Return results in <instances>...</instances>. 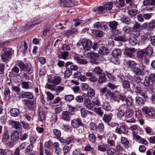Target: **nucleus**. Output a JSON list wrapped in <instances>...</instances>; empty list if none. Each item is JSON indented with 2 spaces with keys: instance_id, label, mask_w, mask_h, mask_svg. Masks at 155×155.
Wrapping results in <instances>:
<instances>
[{
  "instance_id": "1",
  "label": "nucleus",
  "mask_w": 155,
  "mask_h": 155,
  "mask_svg": "<svg viewBox=\"0 0 155 155\" xmlns=\"http://www.w3.org/2000/svg\"><path fill=\"white\" fill-rule=\"evenodd\" d=\"M155 81V74L150 73L148 76H146L143 82L144 86L147 90L150 91V93L153 92L154 87L153 82Z\"/></svg>"
},
{
  "instance_id": "2",
  "label": "nucleus",
  "mask_w": 155,
  "mask_h": 155,
  "mask_svg": "<svg viewBox=\"0 0 155 155\" xmlns=\"http://www.w3.org/2000/svg\"><path fill=\"white\" fill-rule=\"evenodd\" d=\"M18 65L20 68L21 70L27 72L28 74H30L33 72V68L30 63L26 64L19 61L18 63Z\"/></svg>"
},
{
  "instance_id": "3",
  "label": "nucleus",
  "mask_w": 155,
  "mask_h": 155,
  "mask_svg": "<svg viewBox=\"0 0 155 155\" xmlns=\"http://www.w3.org/2000/svg\"><path fill=\"white\" fill-rule=\"evenodd\" d=\"M4 53L1 55V57L2 60L4 61H6L11 58V56L13 53V51L11 48L7 49L6 51L3 49Z\"/></svg>"
},
{
  "instance_id": "4",
  "label": "nucleus",
  "mask_w": 155,
  "mask_h": 155,
  "mask_svg": "<svg viewBox=\"0 0 155 155\" xmlns=\"http://www.w3.org/2000/svg\"><path fill=\"white\" fill-rule=\"evenodd\" d=\"M134 87L135 91L137 94H138L139 95L142 96L145 99L148 98V97L146 94L145 91L142 89L140 85L135 84L134 85Z\"/></svg>"
},
{
  "instance_id": "5",
  "label": "nucleus",
  "mask_w": 155,
  "mask_h": 155,
  "mask_svg": "<svg viewBox=\"0 0 155 155\" xmlns=\"http://www.w3.org/2000/svg\"><path fill=\"white\" fill-rule=\"evenodd\" d=\"M8 124L12 128L17 130H19L22 127L21 124L18 121L10 120L8 121Z\"/></svg>"
},
{
  "instance_id": "6",
  "label": "nucleus",
  "mask_w": 155,
  "mask_h": 155,
  "mask_svg": "<svg viewBox=\"0 0 155 155\" xmlns=\"http://www.w3.org/2000/svg\"><path fill=\"white\" fill-rule=\"evenodd\" d=\"M142 110L143 112L149 117H153L154 115V109L151 107L144 106L142 108Z\"/></svg>"
},
{
  "instance_id": "7",
  "label": "nucleus",
  "mask_w": 155,
  "mask_h": 155,
  "mask_svg": "<svg viewBox=\"0 0 155 155\" xmlns=\"http://www.w3.org/2000/svg\"><path fill=\"white\" fill-rule=\"evenodd\" d=\"M128 127L126 125L121 126L117 127L115 129V132L119 134H126L128 131Z\"/></svg>"
},
{
  "instance_id": "8",
  "label": "nucleus",
  "mask_w": 155,
  "mask_h": 155,
  "mask_svg": "<svg viewBox=\"0 0 155 155\" xmlns=\"http://www.w3.org/2000/svg\"><path fill=\"white\" fill-rule=\"evenodd\" d=\"M71 125L74 128H77L80 126H83V124L82 123L81 119L77 118L76 119H73L71 121Z\"/></svg>"
},
{
  "instance_id": "9",
  "label": "nucleus",
  "mask_w": 155,
  "mask_h": 155,
  "mask_svg": "<svg viewBox=\"0 0 155 155\" xmlns=\"http://www.w3.org/2000/svg\"><path fill=\"white\" fill-rule=\"evenodd\" d=\"M83 49L85 50H89L91 48L92 42L90 40H84L82 41Z\"/></svg>"
},
{
  "instance_id": "10",
  "label": "nucleus",
  "mask_w": 155,
  "mask_h": 155,
  "mask_svg": "<svg viewBox=\"0 0 155 155\" xmlns=\"http://www.w3.org/2000/svg\"><path fill=\"white\" fill-rule=\"evenodd\" d=\"M84 104L85 107L88 110H91L94 107L91 100L88 97H85Z\"/></svg>"
},
{
  "instance_id": "11",
  "label": "nucleus",
  "mask_w": 155,
  "mask_h": 155,
  "mask_svg": "<svg viewBox=\"0 0 155 155\" xmlns=\"http://www.w3.org/2000/svg\"><path fill=\"white\" fill-rule=\"evenodd\" d=\"M71 117V113L68 111H63L61 114V119L66 121H69Z\"/></svg>"
},
{
  "instance_id": "12",
  "label": "nucleus",
  "mask_w": 155,
  "mask_h": 155,
  "mask_svg": "<svg viewBox=\"0 0 155 155\" xmlns=\"http://www.w3.org/2000/svg\"><path fill=\"white\" fill-rule=\"evenodd\" d=\"M133 138L136 140V141L139 143L142 144H144L145 145H147L148 144V142L145 139L141 138V137L137 135L135 132L133 133Z\"/></svg>"
},
{
  "instance_id": "13",
  "label": "nucleus",
  "mask_w": 155,
  "mask_h": 155,
  "mask_svg": "<svg viewBox=\"0 0 155 155\" xmlns=\"http://www.w3.org/2000/svg\"><path fill=\"white\" fill-rule=\"evenodd\" d=\"M84 55L87 58L93 60H97L99 57L98 54L94 52L91 53L87 51H85Z\"/></svg>"
},
{
  "instance_id": "14",
  "label": "nucleus",
  "mask_w": 155,
  "mask_h": 155,
  "mask_svg": "<svg viewBox=\"0 0 155 155\" xmlns=\"http://www.w3.org/2000/svg\"><path fill=\"white\" fill-rule=\"evenodd\" d=\"M93 11L95 13L97 14H102L106 12V10L104 6H102L94 7L93 9Z\"/></svg>"
},
{
  "instance_id": "15",
  "label": "nucleus",
  "mask_w": 155,
  "mask_h": 155,
  "mask_svg": "<svg viewBox=\"0 0 155 155\" xmlns=\"http://www.w3.org/2000/svg\"><path fill=\"white\" fill-rule=\"evenodd\" d=\"M19 133L17 130H14L11 135V140L17 142L19 139Z\"/></svg>"
},
{
  "instance_id": "16",
  "label": "nucleus",
  "mask_w": 155,
  "mask_h": 155,
  "mask_svg": "<svg viewBox=\"0 0 155 155\" xmlns=\"http://www.w3.org/2000/svg\"><path fill=\"white\" fill-rule=\"evenodd\" d=\"M150 38V35L147 34H145L141 36L139 39V42L140 43L145 44L149 40Z\"/></svg>"
},
{
  "instance_id": "17",
  "label": "nucleus",
  "mask_w": 155,
  "mask_h": 155,
  "mask_svg": "<svg viewBox=\"0 0 155 155\" xmlns=\"http://www.w3.org/2000/svg\"><path fill=\"white\" fill-rule=\"evenodd\" d=\"M59 144L57 142H55L53 144V147L55 150V152L58 155L62 153L61 150L59 147Z\"/></svg>"
},
{
  "instance_id": "18",
  "label": "nucleus",
  "mask_w": 155,
  "mask_h": 155,
  "mask_svg": "<svg viewBox=\"0 0 155 155\" xmlns=\"http://www.w3.org/2000/svg\"><path fill=\"white\" fill-rule=\"evenodd\" d=\"M146 55L147 54H146L143 49H141L139 51L137 52V57L139 60L142 61L143 60V58H144Z\"/></svg>"
},
{
  "instance_id": "19",
  "label": "nucleus",
  "mask_w": 155,
  "mask_h": 155,
  "mask_svg": "<svg viewBox=\"0 0 155 155\" xmlns=\"http://www.w3.org/2000/svg\"><path fill=\"white\" fill-rule=\"evenodd\" d=\"M92 72L94 74L98 75H104V72L103 70L99 66L95 67L92 71Z\"/></svg>"
},
{
  "instance_id": "20",
  "label": "nucleus",
  "mask_w": 155,
  "mask_h": 155,
  "mask_svg": "<svg viewBox=\"0 0 155 155\" xmlns=\"http://www.w3.org/2000/svg\"><path fill=\"white\" fill-rule=\"evenodd\" d=\"M135 51L134 48H128L125 51V54L127 56L132 58L134 56V52Z\"/></svg>"
},
{
  "instance_id": "21",
  "label": "nucleus",
  "mask_w": 155,
  "mask_h": 155,
  "mask_svg": "<svg viewBox=\"0 0 155 155\" xmlns=\"http://www.w3.org/2000/svg\"><path fill=\"white\" fill-rule=\"evenodd\" d=\"M102 107L106 111H110L112 108L110 104L108 101H106L103 103Z\"/></svg>"
},
{
  "instance_id": "22",
  "label": "nucleus",
  "mask_w": 155,
  "mask_h": 155,
  "mask_svg": "<svg viewBox=\"0 0 155 155\" xmlns=\"http://www.w3.org/2000/svg\"><path fill=\"white\" fill-rule=\"evenodd\" d=\"M112 117L110 114H105L103 117V120L105 123L108 124L110 122Z\"/></svg>"
},
{
  "instance_id": "23",
  "label": "nucleus",
  "mask_w": 155,
  "mask_h": 155,
  "mask_svg": "<svg viewBox=\"0 0 155 155\" xmlns=\"http://www.w3.org/2000/svg\"><path fill=\"white\" fill-rule=\"evenodd\" d=\"M108 25L110 29L114 31L117 28L118 23L116 21H114L109 22Z\"/></svg>"
},
{
  "instance_id": "24",
  "label": "nucleus",
  "mask_w": 155,
  "mask_h": 155,
  "mask_svg": "<svg viewBox=\"0 0 155 155\" xmlns=\"http://www.w3.org/2000/svg\"><path fill=\"white\" fill-rule=\"evenodd\" d=\"M121 143L125 148H127L130 146L129 140L125 137H121Z\"/></svg>"
},
{
  "instance_id": "25",
  "label": "nucleus",
  "mask_w": 155,
  "mask_h": 155,
  "mask_svg": "<svg viewBox=\"0 0 155 155\" xmlns=\"http://www.w3.org/2000/svg\"><path fill=\"white\" fill-rule=\"evenodd\" d=\"M121 54V51L118 49L114 50L112 52V56L115 58H117L120 57Z\"/></svg>"
},
{
  "instance_id": "26",
  "label": "nucleus",
  "mask_w": 155,
  "mask_h": 155,
  "mask_svg": "<svg viewBox=\"0 0 155 155\" xmlns=\"http://www.w3.org/2000/svg\"><path fill=\"white\" fill-rule=\"evenodd\" d=\"M11 116L13 117H17L19 114V110L17 108H12L10 110Z\"/></svg>"
},
{
  "instance_id": "27",
  "label": "nucleus",
  "mask_w": 155,
  "mask_h": 155,
  "mask_svg": "<svg viewBox=\"0 0 155 155\" xmlns=\"http://www.w3.org/2000/svg\"><path fill=\"white\" fill-rule=\"evenodd\" d=\"M98 150L101 152H105L107 148V144L103 143L98 144L97 146Z\"/></svg>"
},
{
  "instance_id": "28",
  "label": "nucleus",
  "mask_w": 155,
  "mask_h": 155,
  "mask_svg": "<svg viewBox=\"0 0 155 155\" xmlns=\"http://www.w3.org/2000/svg\"><path fill=\"white\" fill-rule=\"evenodd\" d=\"M133 100L131 97H128L125 100V103L126 106L128 107H134L133 103Z\"/></svg>"
},
{
  "instance_id": "29",
  "label": "nucleus",
  "mask_w": 155,
  "mask_h": 155,
  "mask_svg": "<svg viewBox=\"0 0 155 155\" xmlns=\"http://www.w3.org/2000/svg\"><path fill=\"white\" fill-rule=\"evenodd\" d=\"M12 152L8 149H0V155H12Z\"/></svg>"
},
{
  "instance_id": "30",
  "label": "nucleus",
  "mask_w": 155,
  "mask_h": 155,
  "mask_svg": "<svg viewBox=\"0 0 155 155\" xmlns=\"http://www.w3.org/2000/svg\"><path fill=\"white\" fill-rule=\"evenodd\" d=\"M75 60L78 64H86L88 62V61L85 59H82L79 57H76Z\"/></svg>"
},
{
  "instance_id": "31",
  "label": "nucleus",
  "mask_w": 155,
  "mask_h": 155,
  "mask_svg": "<svg viewBox=\"0 0 155 155\" xmlns=\"http://www.w3.org/2000/svg\"><path fill=\"white\" fill-rule=\"evenodd\" d=\"M133 110L130 108H127L125 112V117L127 118H131L132 115Z\"/></svg>"
},
{
  "instance_id": "32",
  "label": "nucleus",
  "mask_w": 155,
  "mask_h": 155,
  "mask_svg": "<svg viewBox=\"0 0 155 155\" xmlns=\"http://www.w3.org/2000/svg\"><path fill=\"white\" fill-rule=\"evenodd\" d=\"M114 40L115 41H121L125 42L127 41V38L126 35H123L122 36H118L114 38Z\"/></svg>"
},
{
  "instance_id": "33",
  "label": "nucleus",
  "mask_w": 155,
  "mask_h": 155,
  "mask_svg": "<svg viewBox=\"0 0 155 155\" xmlns=\"http://www.w3.org/2000/svg\"><path fill=\"white\" fill-rule=\"evenodd\" d=\"M61 81V78L60 77L54 76L53 79V84L55 85H58L60 83Z\"/></svg>"
},
{
  "instance_id": "34",
  "label": "nucleus",
  "mask_w": 155,
  "mask_h": 155,
  "mask_svg": "<svg viewBox=\"0 0 155 155\" xmlns=\"http://www.w3.org/2000/svg\"><path fill=\"white\" fill-rule=\"evenodd\" d=\"M88 139L91 143H94L96 142V138L93 133H90L88 136Z\"/></svg>"
},
{
  "instance_id": "35",
  "label": "nucleus",
  "mask_w": 155,
  "mask_h": 155,
  "mask_svg": "<svg viewBox=\"0 0 155 155\" xmlns=\"http://www.w3.org/2000/svg\"><path fill=\"white\" fill-rule=\"evenodd\" d=\"M135 102L136 104L139 105H143L144 102L143 99L140 97H137L135 98Z\"/></svg>"
},
{
  "instance_id": "36",
  "label": "nucleus",
  "mask_w": 155,
  "mask_h": 155,
  "mask_svg": "<svg viewBox=\"0 0 155 155\" xmlns=\"http://www.w3.org/2000/svg\"><path fill=\"white\" fill-rule=\"evenodd\" d=\"M143 50L147 55H151L153 52V49L150 45L148 46L147 48Z\"/></svg>"
},
{
  "instance_id": "37",
  "label": "nucleus",
  "mask_w": 155,
  "mask_h": 155,
  "mask_svg": "<svg viewBox=\"0 0 155 155\" xmlns=\"http://www.w3.org/2000/svg\"><path fill=\"white\" fill-rule=\"evenodd\" d=\"M98 130L101 133L103 134L104 132V126L102 123H100L97 126Z\"/></svg>"
},
{
  "instance_id": "38",
  "label": "nucleus",
  "mask_w": 155,
  "mask_h": 155,
  "mask_svg": "<svg viewBox=\"0 0 155 155\" xmlns=\"http://www.w3.org/2000/svg\"><path fill=\"white\" fill-rule=\"evenodd\" d=\"M75 2L74 0H68L65 3V6L66 7H72L75 5Z\"/></svg>"
},
{
  "instance_id": "39",
  "label": "nucleus",
  "mask_w": 155,
  "mask_h": 155,
  "mask_svg": "<svg viewBox=\"0 0 155 155\" xmlns=\"http://www.w3.org/2000/svg\"><path fill=\"white\" fill-rule=\"evenodd\" d=\"M89 128L90 130L93 133L96 131L97 126H96L95 123L91 122L89 124Z\"/></svg>"
},
{
  "instance_id": "40",
  "label": "nucleus",
  "mask_w": 155,
  "mask_h": 155,
  "mask_svg": "<svg viewBox=\"0 0 155 155\" xmlns=\"http://www.w3.org/2000/svg\"><path fill=\"white\" fill-rule=\"evenodd\" d=\"M113 3L112 2H106L104 4V7L106 11L110 10L113 7Z\"/></svg>"
},
{
  "instance_id": "41",
  "label": "nucleus",
  "mask_w": 155,
  "mask_h": 155,
  "mask_svg": "<svg viewBox=\"0 0 155 155\" xmlns=\"http://www.w3.org/2000/svg\"><path fill=\"white\" fill-rule=\"evenodd\" d=\"M95 95V92L94 90L91 88H90L88 90L87 96L85 97H91Z\"/></svg>"
},
{
  "instance_id": "42",
  "label": "nucleus",
  "mask_w": 155,
  "mask_h": 155,
  "mask_svg": "<svg viewBox=\"0 0 155 155\" xmlns=\"http://www.w3.org/2000/svg\"><path fill=\"white\" fill-rule=\"evenodd\" d=\"M53 133L54 135V137L57 139L60 138L61 135L60 131L58 129H54L53 130Z\"/></svg>"
},
{
  "instance_id": "43",
  "label": "nucleus",
  "mask_w": 155,
  "mask_h": 155,
  "mask_svg": "<svg viewBox=\"0 0 155 155\" xmlns=\"http://www.w3.org/2000/svg\"><path fill=\"white\" fill-rule=\"evenodd\" d=\"M122 84L123 87L124 89H128L130 87L129 82L127 80L121 79Z\"/></svg>"
},
{
  "instance_id": "44",
  "label": "nucleus",
  "mask_w": 155,
  "mask_h": 155,
  "mask_svg": "<svg viewBox=\"0 0 155 155\" xmlns=\"http://www.w3.org/2000/svg\"><path fill=\"white\" fill-rule=\"evenodd\" d=\"M94 33V32H93ZM103 32L100 30H97L94 31V35L96 38H101L104 35Z\"/></svg>"
},
{
  "instance_id": "45",
  "label": "nucleus",
  "mask_w": 155,
  "mask_h": 155,
  "mask_svg": "<svg viewBox=\"0 0 155 155\" xmlns=\"http://www.w3.org/2000/svg\"><path fill=\"white\" fill-rule=\"evenodd\" d=\"M93 107H98L101 105L100 101L98 97H96L92 101Z\"/></svg>"
},
{
  "instance_id": "46",
  "label": "nucleus",
  "mask_w": 155,
  "mask_h": 155,
  "mask_svg": "<svg viewBox=\"0 0 155 155\" xmlns=\"http://www.w3.org/2000/svg\"><path fill=\"white\" fill-rule=\"evenodd\" d=\"M126 64L128 67L133 68L136 66V64L135 61H128L126 62Z\"/></svg>"
},
{
  "instance_id": "47",
  "label": "nucleus",
  "mask_w": 155,
  "mask_h": 155,
  "mask_svg": "<svg viewBox=\"0 0 155 155\" xmlns=\"http://www.w3.org/2000/svg\"><path fill=\"white\" fill-rule=\"evenodd\" d=\"M10 136L8 131L7 130H5L2 135V139L4 140H8Z\"/></svg>"
},
{
  "instance_id": "48",
  "label": "nucleus",
  "mask_w": 155,
  "mask_h": 155,
  "mask_svg": "<svg viewBox=\"0 0 155 155\" xmlns=\"http://www.w3.org/2000/svg\"><path fill=\"white\" fill-rule=\"evenodd\" d=\"M94 111L100 117L102 116L104 112L100 107H95L94 108Z\"/></svg>"
},
{
  "instance_id": "49",
  "label": "nucleus",
  "mask_w": 155,
  "mask_h": 155,
  "mask_svg": "<svg viewBox=\"0 0 155 155\" xmlns=\"http://www.w3.org/2000/svg\"><path fill=\"white\" fill-rule=\"evenodd\" d=\"M121 21L123 23L127 25H129L131 22V20L129 17H124L120 19Z\"/></svg>"
},
{
  "instance_id": "50",
  "label": "nucleus",
  "mask_w": 155,
  "mask_h": 155,
  "mask_svg": "<svg viewBox=\"0 0 155 155\" xmlns=\"http://www.w3.org/2000/svg\"><path fill=\"white\" fill-rule=\"evenodd\" d=\"M45 88L50 90L52 91H55L56 90V87L54 85L47 83L45 85Z\"/></svg>"
},
{
  "instance_id": "51",
  "label": "nucleus",
  "mask_w": 155,
  "mask_h": 155,
  "mask_svg": "<svg viewBox=\"0 0 155 155\" xmlns=\"http://www.w3.org/2000/svg\"><path fill=\"white\" fill-rule=\"evenodd\" d=\"M22 88L26 89H29L30 88V85L29 84V82L27 81H23L21 84Z\"/></svg>"
},
{
  "instance_id": "52",
  "label": "nucleus",
  "mask_w": 155,
  "mask_h": 155,
  "mask_svg": "<svg viewBox=\"0 0 155 155\" xmlns=\"http://www.w3.org/2000/svg\"><path fill=\"white\" fill-rule=\"evenodd\" d=\"M129 41L130 44L132 45H135L137 43V40L134 37H132L130 38Z\"/></svg>"
},
{
  "instance_id": "53",
  "label": "nucleus",
  "mask_w": 155,
  "mask_h": 155,
  "mask_svg": "<svg viewBox=\"0 0 155 155\" xmlns=\"http://www.w3.org/2000/svg\"><path fill=\"white\" fill-rule=\"evenodd\" d=\"M77 31V29L71 28L65 31V33L66 35L68 36L76 32Z\"/></svg>"
},
{
  "instance_id": "54",
  "label": "nucleus",
  "mask_w": 155,
  "mask_h": 155,
  "mask_svg": "<svg viewBox=\"0 0 155 155\" xmlns=\"http://www.w3.org/2000/svg\"><path fill=\"white\" fill-rule=\"evenodd\" d=\"M47 96V99L48 101H51L54 97V96L51 92L47 91L46 92Z\"/></svg>"
},
{
  "instance_id": "55",
  "label": "nucleus",
  "mask_w": 155,
  "mask_h": 155,
  "mask_svg": "<svg viewBox=\"0 0 155 155\" xmlns=\"http://www.w3.org/2000/svg\"><path fill=\"white\" fill-rule=\"evenodd\" d=\"M81 114L83 118H85L87 115V111L85 110V108H82L80 109Z\"/></svg>"
},
{
  "instance_id": "56",
  "label": "nucleus",
  "mask_w": 155,
  "mask_h": 155,
  "mask_svg": "<svg viewBox=\"0 0 155 155\" xmlns=\"http://www.w3.org/2000/svg\"><path fill=\"white\" fill-rule=\"evenodd\" d=\"M106 81V75L104 73V75H100L98 79V82L100 83H102L105 82Z\"/></svg>"
},
{
  "instance_id": "57",
  "label": "nucleus",
  "mask_w": 155,
  "mask_h": 155,
  "mask_svg": "<svg viewBox=\"0 0 155 155\" xmlns=\"http://www.w3.org/2000/svg\"><path fill=\"white\" fill-rule=\"evenodd\" d=\"M108 50L106 48L103 47H101L98 51L99 53L102 55H104L107 52Z\"/></svg>"
},
{
  "instance_id": "58",
  "label": "nucleus",
  "mask_w": 155,
  "mask_h": 155,
  "mask_svg": "<svg viewBox=\"0 0 155 155\" xmlns=\"http://www.w3.org/2000/svg\"><path fill=\"white\" fill-rule=\"evenodd\" d=\"M72 74V71L70 68H67L65 71L64 76L65 78H68Z\"/></svg>"
},
{
  "instance_id": "59",
  "label": "nucleus",
  "mask_w": 155,
  "mask_h": 155,
  "mask_svg": "<svg viewBox=\"0 0 155 155\" xmlns=\"http://www.w3.org/2000/svg\"><path fill=\"white\" fill-rule=\"evenodd\" d=\"M25 98L29 99H32L34 98V96L30 92H25Z\"/></svg>"
},
{
  "instance_id": "60",
  "label": "nucleus",
  "mask_w": 155,
  "mask_h": 155,
  "mask_svg": "<svg viewBox=\"0 0 155 155\" xmlns=\"http://www.w3.org/2000/svg\"><path fill=\"white\" fill-rule=\"evenodd\" d=\"M33 147V145L31 143L30 144L27 146L25 150V152L27 153H30L32 151Z\"/></svg>"
},
{
  "instance_id": "61",
  "label": "nucleus",
  "mask_w": 155,
  "mask_h": 155,
  "mask_svg": "<svg viewBox=\"0 0 155 155\" xmlns=\"http://www.w3.org/2000/svg\"><path fill=\"white\" fill-rule=\"evenodd\" d=\"M128 13L130 17H132L137 14V10L136 9H132L129 11Z\"/></svg>"
},
{
  "instance_id": "62",
  "label": "nucleus",
  "mask_w": 155,
  "mask_h": 155,
  "mask_svg": "<svg viewBox=\"0 0 155 155\" xmlns=\"http://www.w3.org/2000/svg\"><path fill=\"white\" fill-rule=\"evenodd\" d=\"M74 97L72 94L67 95L64 96V99L66 101H71L74 100Z\"/></svg>"
},
{
  "instance_id": "63",
  "label": "nucleus",
  "mask_w": 155,
  "mask_h": 155,
  "mask_svg": "<svg viewBox=\"0 0 155 155\" xmlns=\"http://www.w3.org/2000/svg\"><path fill=\"white\" fill-rule=\"evenodd\" d=\"M12 90L15 91L17 94H18L21 91V89L19 87L15 86L13 84L12 85Z\"/></svg>"
},
{
  "instance_id": "64",
  "label": "nucleus",
  "mask_w": 155,
  "mask_h": 155,
  "mask_svg": "<svg viewBox=\"0 0 155 155\" xmlns=\"http://www.w3.org/2000/svg\"><path fill=\"white\" fill-rule=\"evenodd\" d=\"M64 89V87L63 86L59 85L58 86L56 87V90H55L56 92L57 93V94H59L61 92L63 91Z\"/></svg>"
}]
</instances>
